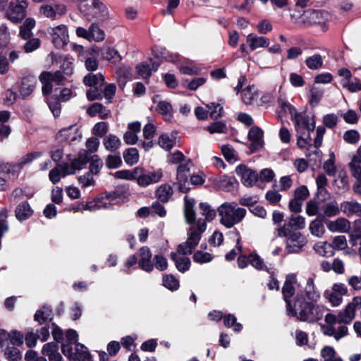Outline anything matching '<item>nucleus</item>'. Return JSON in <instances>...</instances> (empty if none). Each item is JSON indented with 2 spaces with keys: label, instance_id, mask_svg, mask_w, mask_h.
Returning <instances> with one entry per match:
<instances>
[{
  "label": "nucleus",
  "instance_id": "31",
  "mask_svg": "<svg viewBox=\"0 0 361 361\" xmlns=\"http://www.w3.org/2000/svg\"><path fill=\"white\" fill-rule=\"evenodd\" d=\"M157 111L162 116L164 120L171 122L173 118V111L171 104L166 101H160L157 106Z\"/></svg>",
  "mask_w": 361,
  "mask_h": 361
},
{
  "label": "nucleus",
  "instance_id": "53",
  "mask_svg": "<svg viewBox=\"0 0 361 361\" xmlns=\"http://www.w3.org/2000/svg\"><path fill=\"white\" fill-rule=\"evenodd\" d=\"M89 31L90 41L94 40L96 42H99L104 39V32L98 27L97 24L92 23L89 27Z\"/></svg>",
  "mask_w": 361,
  "mask_h": 361
},
{
  "label": "nucleus",
  "instance_id": "11",
  "mask_svg": "<svg viewBox=\"0 0 361 361\" xmlns=\"http://www.w3.org/2000/svg\"><path fill=\"white\" fill-rule=\"evenodd\" d=\"M27 6L26 0L11 2L6 13V17L13 23L20 22L25 17V9Z\"/></svg>",
  "mask_w": 361,
  "mask_h": 361
},
{
  "label": "nucleus",
  "instance_id": "17",
  "mask_svg": "<svg viewBox=\"0 0 361 361\" xmlns=\"http://www.w3.org/2000/svg\"><path fill=\"white\" fill-rule=\"evenodd\" d=\"M296 283V277L293 274L288 275L282 287L283 300L286 303V310L288 311L293 305V297L295 294L294 284Z\"/></svg>",
  "mask_w": 361,
  "mask_h": 361
},
{
  "label": "nucleus",
  "instance_id": "33",
  "mask_svg": "<svg viewBox=\"0 0 361 361\" xmlns=\"http://www.w3.org/2000/svg\"><path fill=\"white\" fill-rule=\"evenodd\" d=\"M216 184L221 190L231 191L235 188L237 181L233 177L221 176L216 179Z\"/></svg>",
  "mask_w": 361,
  "mask_h": 361
},
{
  "label": "nucleus",
  "instance_id": "52",
  "mask_svg": "<svg viewBox=\"0 0 361 361\" xmlns=\"http://www.w3.org/2000/svg\"><path fill=\"white\" fill-rule=\"evenodd\" d=\"M162 283L165 288L171 291L177 290L180 286L179 281L171 274L163 277Z\"/></svg>",
  "mask_w": 361,
  "mask_h": 361
},
{
  "label": "nucleus",
  "instance_id": "37",
  "mask_svg": "<svg viewBox=\"0 0 361 361\" xmlns=\"http://www.w3.org/2000/svg\"><path fill=\"white\" fill-rule=\"evenodd\" d=\"M258 92L255 86H248L242 92V99L246 104H252L258 98Z\"/></svg>",
  "mask_w": 361,
  "mask_h": 361
},
{
  "label": "nucleus",
  "instance_id": "9",
  "mask_svg": "<svg viewBox=\"0 0 361 361\" xmlns=\"http://www.w3.org/2000/svg\"><path fill=\"white\" fill-rule=\"evenodd\" d=\"M320 298V293L314 284L312 277H308L304 286L301 287L293 299L303 300V301L317 302Z\"/></svg>",
  "mask_w": 361,
  "mask_h": 361
},
{
  "label": "nucleus",
  "instance_id": "12",
  "mask_svg": "<svg viewBox=\"0 0 361 361\" xmlns=\"http://www.w3.org/2000/svg\"><path fill=\"white\" fill-rule=\"evenodd\" d=\"M361 307V297H354L345 310L338 313V324H350L355 317L357 310Z\"/></svg>",
  "mask_w": 361,
  "mask_h": 361
},
{
  "label": "nucleus",
  "instance_id": "44",
  "mask_svg": "<svg viewBox=\"0 0 361 361\" xmlns=\"http://www.w3.org/2000/svg\"><path fill=\"white\" fill-rule=\"evenodd\" d=\"M276 232L279 237H287L293 233H300V231L294 228L293 224L289 219L285 222L283 226L277 228Z\"/></svg>",
  "mask_w": 361,
  "mask_h": 361
},
{
  "label": "nucleus",
  "instance_id": "58",
  "mask_svg": "<svg viewBox=\"0 0 361 361\" xmlns=\"http://www.w3.org/2000/svg\"><path fill=\"white\" fill-rule=\"evenodd\" d=\"M209 111V116L212 118L216 119L223 115V107L216 103H211L207 105Z\"/></svg>",
  "mask_w": 361,
  "mask_h": 361
},
{
  "label": "nucleus",
  "instance_id": "45",
  "mask_svg": "<svg viewBox=\"0 0 361 361\" xmlns=\"http://www.w3.org/2000/svg\"><path fill=\"white\" fill-rule=\"evenodd\" d=\"M322 361H343L341 357H336V351L333 347L326 345L321 350Z\"/></svg>",
  "mask_w": 361,
  "mask_h": 361
},
{
  "label": "nucleus",
  "instance_id": "10",
  "mask_svg": "<svg viewBox=\"0 0 361 361\" xmlns=\"http://www.w3.org/2000/svg\"><path fill=\"white\" fill-rule=\"evenodd\" d=\"M113 204V195L111 192L102 194L94 200L87 202L82 205L84 210L95 212L99 209H106Z\"/></svg>",
  "mask_w": 361,
  "mask_h": 361
},
{
  "label": "nucleus",
  "instance_id": "41",
  "mask_svg": "<svg viewBox=\"0 0 361 361\" xmlns=\"http://www.w3.org/2000/svg\"><path fill=\"white\" fill-rule=\"evenodd\" d=\"M114 204L123 202L129 195L128 188L125 185H116L114 188Z\"/></svg>",
  "mask_w": 361,
  "mask_h": 361
},
{
  "label": "nucleus",
  "instance_id": "7",
  "mask_svg": "<svg viewBox=\"0 0 361 361\" xmlns=\"http://www.w3.org/2000/svg\"><path fill=\"white\" fill-rule=\"evenodd\" d=\"M61 351L71 361H93L87 348L81 343H63Z\"/></svg>",
  "mask_w": 361,
  "mask_h": 361
},
{
  "label": "nucleus",
  "instance_id": "5",
  "mask_svg": "<svg viewBox=\"0 0 361 361\" xmlns=\"http://www.w3.org/2000/svg\"><path fill=\"white\" fill-rule=\"evenodd\" d=\"M82 81L86 86L92 87L86 92L88 100L94 101L102 98V87L104 82V77L102 74L89 73L84 76Z\"/></svg>",
  "mask_w": 361,
  "mask_h": 361
},
{
  "label": "nucleus",
  "instance_id": "18",
  "mask_svg": "<svg viewBox=\"0 0 361 361\" xmlns=\"http://www.w3.org/2000/svg\"><path fill=\"white\" fill-rule=\"evenodd\" d=\"M286 238V250L290 253H299L307 244L306 238L300 232Z\"/></svg>",
  "mask_w": 361,
  "mask_h": 361
},
{
  "label": "nucleus",
  "instance_id": "25",
  "mask_svg": "<svg viewBox=\"0 0 361 361\" xmlns=\"http://www.w3.org/2000/svg\"><path fill=\"white\" fill-rule=\"evenodd\" d=\"M36 79L34 76L28 75L22 78L20 87V94L23 99L30 96L35 89Z\"/></svg>",
  "mask_w": 361,
  "mask_h": 361
},
{
  "label": "nucleus",
  "instance_id": "26",
  "mask_svg": "<svg viewBox=\"0 0 361 361\" xmlns=\"http://www.w3.org/2000/svg\"><path fill=\"white\" fill-rule=\"evenodd\" d=\"M42 353L47 356L49 361H62L63 357L59 353V345L55 342H50L44 345Z\"/></svg>",
  "mask_w": 361,
  "mask_h": 361
},
{
  "label": "nucleus",
  "instance_id": "55",
  "mask_svg": "<svg viewBox=\"0 0 361 361\" xmlns=\"http://www.w3.org/2000/svg\"><path fill=\"white\" fill-rule=\"evenodd\" d=\"M40 154V152H33L27 154L23 157L18 164H13V166H18L16 167V173L18 174V173L20 172V171L24 165L32 162L34 159L39 157Z\"/></svg>",
  "mask_w": 361,
  "mask_h": 361
},
{
  "label": "nucleus",
  "instance_id": "61",
  "mask_svg": "<svg viewBox=\"0 0 361 361\" xmlns=\"http://www.w3.org/2000/svg\"><path fill=\"white\" fill-rule=\"evenodd\" d=\"M158 144L164 149L169 151L176 144L175 137H158Z\"/></svg>",
  "mask_w": 361,
  "mask_h": 361
},
{
  "label": "nucleus",
  "instance_id": "19",
  "mask_svg": "<svg viewBox=\"0 0 361 361\" xmlns=\"http://www.w3.org/2000/svg\"><path fill=\"white\" fill-rule=\"evenodd\" d=\"M236 173L240 176L241 182L245 186L252 187L257 182L259 176L257 173L248 169L245 165H239L235 169Z\"/></svg>",
  "mask_w": 361,
  "mask_h": 361
},
{
  "label": "nucleus",
  "instance_id": "3",
  "mask_svg": "<svg viewBox=\"0 0 361 361\" xmlns=\"http://www.w3.org/2000/svg\"><path fill=\"white\" fill-rule=\"evenodd\" d=\"M207 229V224L204 219H200L195 226H191L188 231V238L184 243L178 245L177 252L178 255H188L192 254L201 240L202 234Z\"/></svg>",
  "mask_w": 361,
  "mask_h": 361
},
{
  "label": "nucleus",
  "instance_id": "22",
  "mask_svg": "<svg viewBox=\"0 0 361 361\" xmlns=\"http://www.w3.org/2000/svg\"><path fill=\"white\" fill-rule=\"evenodd\" d=\"M326 224L327 228L332 233H348L351 228L350 221L344 217H339L334 221H328Z\"/></svg>",
  "mask_w": 361,
  "mask_h": 361
},
{
  "label": "nucleus",
  "instance_id": "24",
  "mask_svg": "<svg viewBox=\"0 0 361 361\" xmlns=\"http://www.w3.org/2000/svg\"><path fill=\"white\" fill-rule=\"evenodd\" d=\"M341 212V205L339 206L338 202L335 200L322 203L319 217H334L338 215Z\"/></svg>",
  "mask_w": 361,
  "mask_h": 361
},
{
  "label": "nucleus",
  "instance_id": "36",
  "mask_svg": "<svg viewBox=\"0 0 361 361\" xmlns=\"http://www.w3.org/2000/svg\"><path fill=\"white\" fill-rule=\"evenodd\" d=\"M352 175L356 178H361V145L357 149V155L349 163Z\"/></svg>",
  "mask_w": 361,
  "mask_h": 361
},
{
  "label": "nucleus",
  "instance_id": "48",
  "mask_svg": "<svg viewBox=\"0 0 361 361\" xmlns=\"http://www.w3.org/2000/svg\"><path fill=\"white\" fill-rule=\"evenodd\" d=\"M278 104L282 111L287 113L290 116L291 120L298 113L296 109L283 97H280L278 99Z\"/></svg>",
  "mask_w": 361,
  "mask_h": 361
},
{
  "label": "nucleus",
  "instance_id": "6",
  "mask_svg": "<svg viewBox=\"0 0 361 361\" xmlns=\"http://www.w3.org/2000/svg\"><path fill=\"white\" fill-rule=\"evenodd\" d=\"M135 173L137 176V185L142 188L157 183L164 177V171L161 168L148 171L137 166L135 168Z\"/></svg>",
  "mask_w": 361,
  "mask_h": 361
},
{
  "label": "nucleus",
  "instance_id": "46",
  "mask_svg": "<svg viewBox=\"0 0 361 361\" xmlns=\"http://www.w3.org/2000/svg\"><path fill=\"white\" fill-rule=\"evenodd\" d=\"M90 166H89V171L88 173H91L92 176L98 175L103 166L102 160L97 156L93 155L90 156Z\"/></svg>",
  "mask_w": 361,
  "mask_h": 361
},
{
  "label": "nucleus",
  "instance_id": "21",
  "mask_svg": "<svg viewBox=\"0 0 361 361\" xmlns=\"http://www.w3.org/2000/svg\"><path fill=\"white\" fill-rule=\"evenodd\" d=\"M302 22L308 25L320 24L328 20L329 13L324 11L308 10L302 16Z\"/></svg>",
  "mask_w": 361,
  "mask_h": 361
},
{
  "label": "nucleus",
  "instance_id": "32",
  "mask_svg": "<svg viewBox=\"0 0 361 361\" xmlns=\"http://www.w3.org/2000/svg\"><path fill=\"white\" fill-rule=\"evenodd\" d=\"M313 249L317 254L322 257H331L334 254L331 244L326 241L316 243Z\"/></svg>",
  "mask_w": 361,
  "mask_h": 361
},
{
  "label": "nucleus",
  "instance_id": "38",
  "mask_svg": "<svg viewBox=\"0 0 361 361\" xmlns=\"http://www.w3.org/2000/svg\"><path fill=\"white\" fill-rule=\"evenodd\" d=\"M35 26V20L33 18H27L20 27V36L23 39H28L32 35V30Z\"/></svg>",
  "mask_w": 361,
  "mask_h": 361
},
{
  "label": "nucleus",
  "instance_id": "43",
  "mask_svg": "<svg viewBox=\"0 0 361 361\" xmlns=\"http://www.w3.org/2000/svg\"><path fill=\"white\" fill-rule=\"evenodd\" d=\"M117 81L118 86L123 88L127 81L131 78L130 71L128 67L123 66L117 70Z\"/></svg>",
  "mask_w": 361,
  "mask_h": 361
},
{
  "label": "nucleus",
  "instance_id": "8",
  "mask_svg": "<svg viewBox=\"0 0 361 361\" xmlns=\"http://www.w3.org/2000/svg\"><path fill=\"white\" fill-rule=\"evenodd\" d=\"M90 155L86 151H80L76 158H74L69 163H63L61 164L63 173V178L68 175H73L77 171L82 170L90 161Z\"/></svg>",
  "mask_w": 361,
  "mask_h": 361
},
{
  "label": "nucleus",
  "instance_id": "20",
  "mask_svg": "<svg viewBox=\"0 0 361 361\" xmlns=\"http://www.w3.org/2000/svg\"><path fill=\"white\" fill-rule=\"evenodd\" d=\"M152 258V254L149 248L147 246L142 247L139 250V267L147 273L152 272L154 269V263Z\"/></svg>",
  "mask_w": 361,
  "mask_h": 361
},
{
  "label": "nucleus",
  "instance_id": "42",
  "mask_svg": "<svg viewBox=\"0 0 361 361\" xmlns=\"http://www.w3.org/2000/svg\"><path fill=\"white\" fill-rule=\"evenodd\" d=\"M10 118V112L8 111H0V135H9L11 128L8 125L5 124Z\"/></svg>",
  "mask_w": 361,
  "mask_h": 361
},
{
  "label": "nucleus",
  "instance_id": "1",
  "mask_svg": "<svg viewBox=\"0 0 361 361\" xmlns=\"http://www.w3.org/2000/svg\"><path fill=\"white\" fill-rule=\"evenodd\" d=\"M316 302L293 299V305L287 311L288 314L296 317L301 322H316L320 320L324 314L323 307L317 305Z\"/></svg>",
  "mask_w": 361,
  "mask_h": 361
},
{
  "label": "nucleus",
  "instance_id": "47",
  "mask_svg": "<svg viewBox=\"0 0 361 361\" xmlns=\"http://www.w3.org/2000/svg\"><path fill=\"white\" fill-rule=\"evenodd\" d=\"M200 213L202 216H204L205 221H212L216 215L215 209H212L211 206L205 202H202L199 205Z\"/></svg>",
  "mask_w": 361,
  "mask_h": 361
},
{
  "label": "nucleus",
  "instance_id": "51",
  "mask_svg": "<svg viewBox=\"0 0 361 361\" xmlns=\"http://www.w3.org/2000/svg\"><path fill=\"white\" fill-rule=\"evenodd\" d=\"M123 158L128 165H134L139 160L138 152L135 148H129L123 152Z\"/></svg>",
  "mask_w": 361,
  "mask_h": 361
},
{
  "label": "nucleus",
  "instance_id": "60",
  "mask_svg": "<svg viewBox=\"0 0 361 361\" xmlns=\"http://www.w3.org/2000/svg\"><path fill=\"white\" fill-rule=\"evenodd\" d=\"M341 85L343 88L347 89L350 92H356L361 90V81L355 78L353 80H350L348 82H341Z\"/></svg>",
  "mask_w": 361,
  "mask_h": 361
},
{
  "label": "nucleus",
  "instance_id": "14",
  "mask_svg": "<svg viewBox=\"0 0 361 361\" xmlns=\"http://www.w3.org/2000/svg\"><path fill=\"white\" fill-rule=\"evenodd\" d=\"M49 33L51 35L52 43L57 49L63 48L68 42V33L67 27L60 25L49 29Z\"/></svg>",
  "mask_w": 361,
  "mask_h": 361
},
{
  "label": "nucleus",
  "instance_id": "63",
  "mask_svg": "<svg viewBox=\"0 0 361 361\" xmlns=\"http://www.w3.org/2000/svg\"><path fill=\"white\" fill-rule=\"evenodd\" d=\"M213 259V257L209 252L196 251L193 255V260L199 264L208 263Z\"/></svg>",
  "mask_w": 361,
  "mask_h": 361
},
{
  "label": "nucleus",
  "instance_id": "30",
  "mask_svg": "<svg viewBox=\"0 0 361 361\" xmlns=\"http://www.w3.org/2000/svg\"><path fill=\"white\" fill-rule=\"evenodd\" d=\"M173 194L172 187L167 183L159 185L155 192L156 197L163 203L168 202L172 198Z\"/></svg>",
  "mask_w": 361,
  "mask_h": 361
},
{
  "label": "nucleus",
  "instance_id": "64",
  "mask_svg": "<svg viewBox=\"0 0 361 361\" xmlns=\"http://www.w3.org/2000/svg\"><path fill=\"white\" fill-rule=\"evenodd\" d=\"M250 264L257 270H264L265 268L263 259L255 252L250 254Z\"/></svg>",
  "mask_w": 361,
  "mask_h": 361
},
{
  "label": "nucleus",
  "instance_id": "57",
  "mask_svg": "<svg viewBox=\"0 0 361 361\" xmlns=\"http://www.w3.org/2000/svg\"><path fill=\"white\" fill-rule=\"evenodd\" d=\"M208 131L211 134L219 133L226 134L228 133V128L224 122L219 121L212 123L207 128Z\"/></svg>",
  "mask_w": 361,
  "mask_h": 361
},
{
  "label": "nucleus",
  "instance_id": "39",
  "mask_svg": "<svg viewBox=\"0 0 361 361\" xmlns=\"http://www.w3.org/2000/svg\"><path fill=\"white\" fill-rule=\"evenodd\" d=\"M309 229L312 235L319 238L322 237L325 233L324 224L319 218H317L310 222Z\"/></svg>",
  "mask_w": 361,
  "mask_h": 361
},
{
  "label": "nucleus",
  "instance_id": "23",
  "mask_svg": "<svg viewBox=\"0 0 361 361\" xmlns=\"http://www.w3.org/2000/svg\"><path fill=\"white\" fill-rule=\"evenodd\" d=\"M341 210L346 216H356L361 218V203L355 200L341 202Z\"/></svg>",
  "mask_w": 361,
  "mask_h": 361
},
{
  "label": "nucleus",
  "instance_id": "56",
  "mask_svg": "<svg viewBox=\"0 0 361 361\" xmlns=\"http://www.w3.org/2000/svg\"><path fill=\"white\" fill-rule=\"evenodd\" d=\"M6 357L10 361H18L21 359L20 350L15 346H8L4 350Z\"/></svg>",
  "mask_w": 361,
  "mask_h": 361
},
{
  "label": "nucleus",
  "instance_id": "62",
  "mask_svg": "<svg viewBox=\"0 0 361 361\" xmlns=\"http://www.w3.org/2000/svg\"><path fill=\"white\" fill-rule=\"evenodd\" d=\"M221 152L224 157L228 161H235L237 160V153L231 145H222Z\"/></svg>",
  "mask_w": 361,
  "mask_h": 361
},
{
  "label": "nucleus",
  "instance_id": "40",
  "mask_svg": "<svg viewBox=\"0 0 361 361\" xmlns=\"http://www.w3.org/2000/svg\"><path fill=\"white\" fill-rule=\"evenodd\" d=\"M35 320L42 324L52 319V311L47 306H43L41 310H37L34 316Z\"/></svg>",
  "mask_w": 361,
  "mask_h": 361
},
{
  "label": "nucleus",
  "instance_id": "2",
  "mask_svg": "<svg viewBox=\"0 0 361 361\" xmlns=\"http://www.w3.org/2000/svg\"><path fill=\"white\" fill-rule=\"evenodd\" d=\"M220 222L227 228L239 224L245 216L246 209L234 203L224 202L218 207Z\"/></svg>",
  "mask_w": 361,
  "mask_h": 361
},
{
  "label": "nucleus",
  "instance_id": "49",
  "mask_svg": "<svg viewBox=\"0 0 361 361\" xmlns=\"http://www.w3.org/2000/svg\"><path fill=\"white\" fill-rule=\"evenodd\" d=\"M78 182L80 186L84 189L88 187H94L96 181L91 173L86 172L85 174L78 177Z\"/></svg>",
  "mask_w": 361,
  "mask_h": 361
},
{
  "label": "nucleus",
  "instance_id": "16",
  "mask_svg": "<svg viewBox=\"0 0 361 361\" xmlns=\"http://www.w3.org/2000/svg\"><path fill=\"white\" fill-rule=\"evenodd\" d=\"M189 176L190 169L188 164H180L177 169L176 182L174 183V185H178L180 192L186 193L190 190Z\"/></svg>",
  "mask_w": 361,
  "mask_h": 361
},
{
  "label": "nucleus",
  "instance_id": "34",
  "mask_svg": "<svg viewBox=\"0 0 361 361\" xmlns=\"http://www.w3.org/2000/svg\"><path fill=\"white\" fill-rule=\"evenodd\" d=\"M244 140H237L244 143L250 149L251 152H255L261 149L264 145L262 137H243Z\"/></svg>",
  "mask_w": 361,
  "mask_h": 361
},
{
  "label": "nucleus",
  "instance_id": "15",
  "mask_svg": "<svg viewBox=\"0 0 361 361\" xmlns=\"http://www.w3.org/2000/svg\"><path fill=\"white\" fill-rule=\"evenodd\" d=\"M295 128L298 130H303L307 133H312L315 128L314 117H310L305 113L298 112L292 119Z\"/></svg>",
  "mask_w": 361,
  "mask_h": 361
},
{
  "label": "nucleus",
  "instance_id": "29",
  "mask_svg": "<svg viewBox=\"0 0 361 361\" xmlns=\"http://www.w3.org/2000/svg\"><path fill=\"white\" fill-rule=\"evenodd\" d=\"M171 259L174 262L176 269L180 272L185 273L189 270L191 264L189 257L178 255V253L171 252Z\"/></svg>",
  "mask_w": 361,
  "mask_h": 361
},
{
  "label": "nucleus",
  "instance_id": "50",
  "mask_svg": "<svg viewBox=\"0 0 361 361\" xmlns=\"http://www.w3.org/2000/svg\"><path fill=\"white\" fill-rule=\"evenodd\" d=\"M306 66L312 70H317L323 65V59L320 54H314L306 59Z\"/></svg>",
  "mask_w": 361,
  "mask_h": 361
},
{
  "label": "nucleus",
  "instance_id": "4",
  "mask_svg": "<svg viewBox=\"0 0 361 361\" xmlns=\"http://www.w3.org/2000/svg\"><path fill=\"white\" fill-rule=\"evenodd\" d=\"M78 8L88 20H103L108 14L105 5L99 0H78Z\"/></svg>",
  "mask_w": 361,
  "mask_h": 361
},
{
  "label": "nucleus",
  "instance_id": "28",
  "mask_svg": "<svg viewBox=\"0 0 361 361\" xmlns=\"http://www.w3.org/2000/svg\"><path fill=\"white\" fill-rule=\"evenodd\" d=\"M184 216L187 224L191 225L195 221V212L194 210L195 200L186 195L184 197Z\"/></svg>",
  "mask_w": 361,
  "mask_h": 361
},
{
  "label": "nucleus",
  "instance_id": "27",
  "mask_svg": "<svg viewBox=\"0 0 361 361\" xmlns=\"http://www.w3.org/2000/svg\"><path fill=\"white\" fill-rule=\"evenodd\" d=\"M246 43L250 49L254 51L258 48L268 47L269 39L264 37L257 36L255 34H250L247 37Z\"/></svg>",
  "mask_w": 361,
  "mask_h": 361
},
{
  "label": "nucleus",
  "instance_id": "54",
  "mask_svg": "<svg viewBox=\"0 0 361 361\" xmlns=\"http://www.w3.org/2000/svg\"><path fill=\"white\" fill-rule=\"evenodd\" d=\"M321 204L322 202L320 201L310 200L307 202L306 204V214L310 216L317 215L318 218H320Z\"/></svg>",
  "mask_w": 361,
  "mask_h": 361
},
{
  "label": "nucleus",
  "instance_id": "35",
  "mask_svg": "<svg viewBox=\"0 0 361 361\" xmlns=\"http://www.w3.org/2000/svg\"><path fill=\"white\" fill-rule=\"evenodd\" d=\"M32 209L27 202L19 204L15 211L16 218L20 221L28 219L32 214Z\"/></svg>",
  "mask_w": 361,
  "mask_h": 361
},
{
  "label": "nucleus",
  "instance_id": "13",
  "mask_svg": "<svg viewBox=\"0 0 361 361\" xmlns=\"http://www.w3.org/2000/svg\"><path fill=\"white\" fill-rule=\"evenodd\" d=\"M16 167L9 163H0V191L9 188V181L18 176Z\"/></svg>",
  "mask_w": 361,
  "mask_h": 361
},
{
  "label": "nucleus",
  "instance_id": "59",
  "mask_svg": "<svg viewBox=\"0 0 361 361\" xmlns=\"http://www.w3.org/2000/svg\"><path fill=\"white\" fill-rule=\"evenodd\" d=\"M116 49H114V62L121 61V54H127L128 53V45L126 42H118L116 44Z\"/></svg>",
  "mask_w": 361,
  "mask_h": 361
}]
</instances>
